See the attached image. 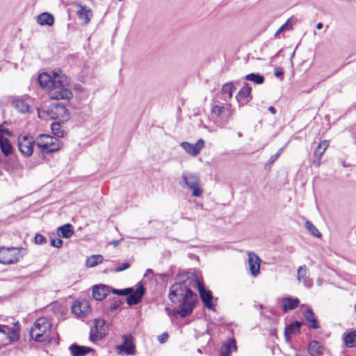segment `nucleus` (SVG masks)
<instances>
[{
  "label": "nucleus",
  "instance_id": "obj_1",
  "mask_svg": "<svg viewBox=\"0 0 356 356\" xmlns=\"http://www.w3.org/2000/svg\"><path fill=\"white\" fill-rule=\"evenodd\" d=\"M177 280L179 282L170 288L168 297L172 302L180 303L178 307L174 309V313L185 318L193 312L197 302V294L191 289L193 286L192 281H196V277L187 276L185 280L177 278Z\"/></svg>",
  "mask_w": 356,
  "mask_h": 356
},
{
  "label": "nucleus",
  "instance_id": "obj_2",
  "mask_svg": "<svg viewBox=\"0 0 356 356\" xmlns=\"http://www.w3.org/2000/svg\"><path fill=\"white\" fill-rule=\"evenodd\" d=\"M36 145L41 149L42 154L57 152L62 146L61 142L57 138L46 134H41L38 136Z\"/></svg>",
  "mask_w": 356,
  "mask_h": 356
},
{
  "label": "nucleus",
  "instance_id": "obj_3",
  "mask_svg": "<svg viewBox=\"0 0 356 356\" xmlns=\"http://www.w3.org/2000/svg\"><path fill=\"white\" fill-rule=\"evenodd\" d=\"M60 82L56 85L49 92V95L52 99H65L70 100L72 99L73 95L72 91L67 88L68 80L65 74H61Z\"/></svg>",
  "mask_w": 356,
  "mask_h": 356
},
{
  "label": "nucleus",
  "instance_id": "obj_4",
  "mask_svg": "<svg viewBox=\"0 0 356 356\" xmlns=\"http://www.w3.org/2000/svg\"><path fill=\"white\" fill-rule=\"evenodd\" d=\"M49 328L50 324L46 318H38L31 327L30 337L37 342H43L47 339L45 334Z\"/></svg>",
  "mask_w": 356,
  "mask_h": 356
},
{
  "label": "nucleus",
  "instance_id": "obj_5",
  "mask_svg": "<svg viewBox=\"0 0 356 356\" xmlns=\"http://www.w3.org/2000/svg\"><path fill=\"white\" fill-rule=\"evenodd\" d=\"M26 250L22 248H0V263L3 264H10L17 263L19 258L22 257V252H25Z\"/></svg>",
  "mask_w": 356,
  "mask_h": 356
},
{
  "label": "nucleus",
  "instance_id": "obj_6",
  "mask_svg": "<svg viewBox=\"0 0 356 356\" xmlns=\"http://www.w3.org/2000/svg\"><path fill=\"white\" fill-rule=\"evenodd\" d=\"M47 114L52 120H58L61 121L62 123L67 121L70 115L65 106L59 103L51 104L47 111Z\"/></svg>",
  "mask_w": 356,
  "mask_h": 356
},
{
  "label": "nucleus",
  "instance_id": "obj_7",
  "mask_svg": "<svg viewBox=\"0 0 356 356\" xmlns=\"http://www.w3.org/2000/svg\"><path fill=\"white\" fill-rule=\"evenodd\" d=\"M182 179L184 184L192 190L193 196L200 197L202 195L203 191L200 187V179L197 174L184 172Z\"/></svg>",
  "mask_w": 356,
  "mask_h": 356
},
{
  "label": "nucleus",
  "instance_id": "obj_8",
  "mask_svg": "<svg viewBox=\"0 0 356 356\" xmlns=\"http://www.w3.org/2000/svg\"><path fill=\"white\" fill-rule=\"evenodd\" d=\"M34 143L35 141L30 134H20L17 138L19 150L26 157L33 154Z\"/></svg>",
  "mask_w": 356,
  "mask_h": 356
},
{
  "label": "nucleus",
  "instance_id": "obj_9",
  "mask_svg": "<svg viewBox=\"0 0 356 356\" xmlns=\"http://www.w3.org/2000/svg\"><path fill=\"white\" fill-rule=\"evenodd\" d=\"M93 324L94 325L90 328V339L92 342H96L107 334L108 329L104 319H95Z\"/></svg>",
  "mask_w": 356,
  "mask_h": 356
},
{
  "label": "nucleus",
  "instance_id": "obj_10",
  "mask_svg": "<svg viewBox=\"0 0 356 356\" xmlns=\"http://www.w3.org/2000/svg\"><path fill=\"white\" fill-rule=\"evenodd\" d=\"M193 284V287L197 288L198 289L200 298L203 302L204 306L209 309L213 310V305L212 304V300L213 298L212 292L210 290H207L204 288V284L200 282L197 278L196 281H192Z\"/></svg>",
  "mask_w": 356,
  "mask_h": 356
},
{
  "label": "nucleus",
  "instance_id": "obj_11",
  "mask_svg": "<svg viewBox=\"0 0 356 356\" xmlns=\"http://www.w3.org/2000/svg\"><path fill=\"white\" fill-rule=\"evenodd\" d=\"M72 312L79 318H85L91 312L90 304L86 299L76 300L72 306Z\"/></svg>",
  "mask_w": 356,
  "mask_h": 356
},
{
  "label": "nucleus",
  "instance_id": "obj_12",
  "mask_svg": "<svg viewBox=\"0 0 356 356\" xmlns=\"http://www.w3.org/2000/svg\"><path fill=\"white\" fill-rule=\"evenodd\" d=\"M145 293V288L141 282H138L136 289H134V288H132V291L128 294L126 298L127 305L129 306L138 305L141 302Z\"/></svg>",
  "mask_w": 356,
  "mask_h": 356
},
{
  "label": "nucleus",
  "instance_id": "obj_13",
  "mask_svg": "<svg viewBox=\"0 0 356 356\" xmlns=\"http://www.w3.org/2000/svg\"><path fill=\"white\" fill-rule=\"evenodd\" d=\"M61 75L58 73L54 72V76H51L47 73H43L38 76V82L42 88H47L51 90L56 85V83L60 82Z\"/></svg>",
  "mask_w": 356,
  "mask_h": 356
},
{
  "label": "nucleus",
  "instance_id": "obj_14",
  "mask_svg": "<svg viewBox=\"0 0 356 356\" xmlns=\"http://www.w3.org/2000/svg\"><path fill=\"white\" fill-rule=\"evenodd\" d=\"M123 343L117 346L116 350L119 354L122 353L127 355H134L136 353V346L133 342L131 334H124L122 336Z\"/></svg>",
  "mask_w": 356,
  "mask_h": 356
},
{
  "label": "nucleus",
  "instance_id": "obj_15",
  "mask_svg": "<svg viewBox=\"0 0 356 356\" xmlns=\"http://www.w3.org/2000/svg\"><path fill=\"white\" fill-rule=\"evenodd\" d=\"M204 146V141L202 138L198 139L195 144H191L188 142H182L181 143V147L192 156H197L200 154Z\"/></svg>",
  "mask_w": 356,
  "mask_h": 356
},
{
  "label": "nucleus",
  "instance_id": "obj_16",
  "mask_svg": "<svg viewBox=\"0 0 356 356\" xmlns=\"http://www.w3.org/2000/svg\"><path fill=\"white\" fill-rule=\"evenodd\" d=\"M251 90L252 88L248 83H245L244 86L238 91L236 96V99L239 106L246 104L252 99Z\"/></svg>",
  "mask_w": 356,
  "mask_h": 356
},
{
  "label": "nucleus",
  "instance_id": "obj_17",
  "mask_svg": "<svg viewBox=\"0 0 356 356\" xmlns=\"http://www.w3.org/2000/svg\"><path fill=\"white\" fill-rule=\"evenodd\" d=\"M328 141L325 140L321 142L315 149L314 152V159H313L312 163L316 167L318 168L320 166L321 158L324 154L325 152L326 151L327 148L328 147Z\"/></svg>",
  "mask_w": 356,
  "mask_h": 356
},
{
  "label": "nucleus",
  "instance_id": "obj_18",
  "mask_svg": "<svg viewBox=\"0 0 356 356\" xmlns=\"http://www.w3.org/2000/svg\"><path fill=\"white\" fill-rule=\"evenodd\" d=\"M110 292L111 287L107 285L98 284L92 287V296L98 301L104 300Z\"/></svg>",
  "mask_w": 356,
  "mask_h": 356
},
{
  "label": "nucleus",
  "instance_id": "obj_19",
  "mask_svg": "<svg viewBox=\"0 0 356 356\" xmlns=\"http://www.w3.org/2000/svg\"><path fill=\"white\" fill-rule=\"evenodd\" d=\"M77 8L76 15L80 19H81L84 24H87L90 21L92 15L90 8H87L86 6H83L80 3L76 4Z\"/></svg>",
  "mask_w": 356,
  "mask_h": 356
},
{
  "label": "nucleus",
  "instance_id": "obj_20",
  "mask_svg": "<svg viewBox=\"0 0 356 356\" xmlns=\"http://www.w3.org/2000/svg\"><path fill=\"white\" fill-rule=\"evenodd\" d=\"M248 264L250 270L253 276H257L259 273L260 259L257 254L250 252L248 254Z\"/></svg>",
  "mask_w": 356,
  "mask_h": 356
},
{
  "label": "nucleus",
  "instance_id": "obj_21",
  "mask_svg": "<svg viewBox=\"0 0 356 356\" xmlns=\"http://www.w3.org/2000/svg\"><path fill=\"white\" fill-rule=\"evenodd\" d=\"M302 325V323L296 321L286 325L284 330V337L286 341L291 340V337L293 334L300 332V328Z\"/></svg>",
  "mask_w": 356,
  "mask_h": 356
},
{
  "label": "nucleus",
  "instance_id": "obj_22",
  "mask_svg": "<svg viewBox=\"0 0 356 356\" xmlns=\"http://www.w3.org/2000/svg\"><path fill=\"white\" fill-rule=\"evenodd\" d=\"M69 350L72 356H85L87 354L94 352L92 348L83 346L76 343H73L69 347Z\"/></svg>",
  "mask_w": 356,
  "mask_h": 356
},
{
  "label": "nucleus",
  "instance_id": "obj_23",
  "mask_svg": "<svg viewBox=\"0 0 356 356\" xmlns=\"http://www.w3.org/2000/svg\"><path fill=\"white\" fill-rule=\"evenodd\" d=\"M282 301V309L284 312H286L289 310H292L296 308L299 303L300 300L298 298H292V297H286L283 298L281 300Z\"/></svg>",
  "mask_w": 356,
  "mask_h": 356
},
{
  "label": "nucleus",
  "instance_id": "obj_24",
  "mask_svg": "<svg viewBox=\"0 0 356 356\" xmlns=\"http://www.w3.org/2000/svg\"><path fill=\"white\" fill-rule=\"evenodd\" d=\"M307 274L308 271L306 266H301L298 269L297 279L299 282H300L302 280L304 285L307 288H310L312 286V282L309 278Z\"/></svg>",
  "mask_w": 356,
  "mask_h": 356
},
{
  "label": "nucleus",
  "instance_id": "obj_25",
  "mask_svg": "<svg viewBox=\"0 0 356 356\" xmlns=\"http://www.w3.org/2000/svg\"><path fill=\"white\" fill-rule=\"evenodd\" d=\"M12 106L20 113H29L30 105L25 100L15 98L12 101Z\"/></svg>",
  "mask_w": 356,
  "mask_h": 356
},
{
  "label": "nucleus",
  "instance_id": "obj_26",
  "mask_svg": "<svg viewBox=\"0 0 356 356\" xmlns=\"http://www.w3.org/2000/svg\"><path fill=\"white\" fill-rule=\"evenodd\" d=\"M303 316L307 321L309 323V327L311 329H318L319 324L315 314L310 307L306 309L303 313Z\"/></svg>",
  "mask_w": 356,
  "mask_h": 356
},
{
  "label": "nucleus",
  "instance_id": "obj_27",
  "mask_svg": "<svg viewBox=\"0 0 356 356\" xmlns=\"http://www.w3.org/2000/svg\"><path fill=\"white\" fill-rule=\"evenodd\" d=\"M308 353L311 356H322L323 345L318 341H310L308 346Z\"/></svg>",
  "mask_w": 356,
  "mask_h": 356
},
{
  "label": "nucleus",
  "instance_id": "obj_28",
  "mask_svg": "<svg viewBox=\"0 0 356 356\" xmlns=\"http://www.w3.org/2000/svg\"><path fill=\"white\" fill-rule=\"evenodd\" d=\"M0 333L7 335L10 341H17L19 339L17 330L7 325H0Z\"/></svg>",
  "mask_w": 356,
  "mask_h": 356
},
{
  "label": "nucleus",
  "instance_id": "obj_29",
  "mask_svg": "<svg viewBox=\"0 0 356 356\" xmlns=\"http://www.w3.org/2000/svg\"><path fill=\"white\" fill-rule=\"evenodd\" d=\"M0 148L5 156L13 153V146L10 140L2 135H0Z\"/></svg>",
  "mask_w": 356,
  "mask_h": 356
},
{
  "label": "nucleus",
  "instance_id": "obj_30",
  "mask_svg": "<svg viewBox=\"0 0 356 356\" xmlns=\"http://www.w3.org/2000/svg\"><path fill=\"white\" fill-rule=\"evenodd\" d=\"M232 348H234L235 350L236 349V342L234 339L229 338L221 347L220 356H230Z\"/></svg>",
  "mask_w": 356,
  "mask_h": 356
},
{
  "label": "nucleus",
  "instance_id": "obj_31",
  "mask_svg": "<svg viewBox=\"0 0 356 356\" xmlns=\"http://www.w3.org/2000/svg\"><path fill=\"white\" fill-rule=\"evenodd\" d=\"M37 22L40 25L51 26L54 22V18L51 14L43 13L38 16Z\"/></svg>",
  "mask_w": 356,
  "mask_h": 356
},
{
  "label": "nucleus",
  "instance_id": "obj_32",
  "mask_svg": "<svg viewBox=\"0 0 356 356\" xmlns=\"http://www.w3.org/2000/svg\"><path fill=\"white\" fill-rule=\"evenodd\" d=\"M343 342L347 348L356 347V330L345 334L343 336Z\"/></svg>",
  "mask_w": 356,
  "mask_h": 356
},
{
  "label": "nucleus",
  "instance_id": "obj_33",
  "mask_svg": "<svg viewBox=\"0 0 356 356\" xmlns=\"http://www.w3.org/2000/svg\"><path fill=\"white\" fill-rule=\"evenodd\" d=\"M62 124V122L58 120L53 122L51 125L52 133L56 137L63 138L67 134L66 131L63 129Z\"/></svg>",
  "mask_w": 356,
  "mask_h": 356
},
{
  "label": "nucleus",
  "instance_id": "obj_34",
  "mask_svg": "<svg viewBox=\"0 0 356 356\" xmlns=\"http://www.w3.org/2000/svg\"><path fill=\"white\" fill-rule=\"evenodd\" d=\"M58 232L62 237L69 238L74 234L73 226L70 223L65 224L58 227Z\"/></svg>",
  "mask_w": 356,
  "mask_h": 356
},
{
  "label": "nucleus",
  "instance_id": "obj_35",
  "mask_svg": "<svg viewBox=\"0 0 356 356\" xmlns=\"http://www.w3.org/2000/svg\"><path fill=\"white\" fill-rule=\"evenodd\" d=\"M235 89L233 82L224 84L222 87V92L225 95L224 100L231 99Z\"/></svg>",
  "mask_w": 356,
  "mask_h": 356
},
{
  "label": "nucleus",
  "instance_id": "obj_36",
  "mask_svg": "<svg viewBox=\"0 0 356 356\" xmlns=\"http://www.w3.org/2000/svg\"><path fill=\"white\" fill-rule=\"evenodd\" d=\"M103 261V256L101 254H93L88 257L86 261V266L92 268L101 264Z\"/></svg>",
  "mask_w": 356,
  "mask_h": 356
},
{
  "label": "nucleus",
  "instance_id": "obj_37",
  "mask_svg": "<svg viewBox=\"0 0 356 356\" xmlns=\"http://www.w3.org/2000/svg\"><path fill=\"white\" fill-rule=\"evenodd\" d=\"M247 81H252L256 84H262L264 82V76L258 73H250L247 74L245 77Z\"/></svg>",
  "mask_w": 356,
  "mask_h": 356
},
{
  "label": "nucleus",
  "instance_id": "obj_38",
  "mask_svg": "<svg viewBox=\"0 0 356 356\" xmlns=\"http://www.w3.org/2000/svg\"><path fill=\"white\" fill-rule=\"evenodd\" d=\"M305 227L308 229V231L309 232V233L317 237V238H321V232L318 231V229L313 225V223L312 222H310L309 220H307L306 222H305Z\"/></svg>",
  "mask_w": 356,
  "mask_h": 356
},
{
  "label": "nucleus",
  "instance_id": "obj_39",
  "mask_svg": "<svg viewBox=\"0 0 356 356\" xmlns=\"http://www.w3.org/2000/svg\"><path fill=\"white\" fill-rule=\"evenodd\" d=\"M132 291V287L125 288L123 289H116L111 288V292L118 296H128Z\"/></svg>",
  "mask_w": 356,
  "mask_h": 356
},
{
  "label": "nucleus",
  "instance_id": "obj_40",
  "mask_svg": "<svg viewBox=\"0 0 356 356\" xmlns=\"http://www.w3.org/2000/svg\"><path fill=\"white\" fill-rule=\"evenodd\" d=\"M123 301L122 300L118 299L115 300L110 305L108 309L110 312H113L115 311L122 304Z\"/></svg>",
  "mask_w": 356,
  "mask_h": 356
},
{
  "label": "nucleus",
  "instance_id": "obj_41",
  "mask_svg": "<svg viewBox=\"0 0 356 356\" xmlns=\"http://www.w3.org/2000/svg\"><path fill=\"white\" fill-rule=\"evenodd\" d=\"M289 19H288V20H287V21H286L284 24H282V25L279 28V29H278V30L275 32V38H279V37H280V34L282 31H285V30L288 29H289Z\"/></svg>",
  "mask_w": 356,
  "mask_h": 356
},
{
  "label": "nucleus",
  "instance_id": "obj_42",
  "mask_svg": "<svg viewBox=\"0 0 356 356\" xmlns=\"http://www.w3.org/2000/svg\"><path fill=\"white\" fill-rule=\"evenodd\" d=\"M35 243L40 245L44 244L46 243V238L42 234H37L35 236Z\"/></svg>",
  "mask_w": 356,
  "mask_h": 356
},
{
  "label": "nucleus",
  "instance_id": "obj_43",
  "mask_svg": "<svg viewBox=\"0 0 356 356\" xmlns=\"http://www.w3.org/2000/svg\"><path fill=\"white\" fill-rule=\"evenodd\" d=\"M63 241L60 238H56L51 240V245L55 248H59L63 245Z\"/></svg>",
  "mask_w": 356,
  "mask_h": 356
},
{
  "label": "nucleus",
  "instance_id": "obj_44",
  "mask_svg": "<svg viewBox=\"0 0 356 356\" xmlns=\"http://www.w3.org/2000/svg\"><path fill=\"white\" fill-rule=\"evenodd\" d=\"M130 267V264L128 262H124L120 266H118L115 269V272H121L123 271Z\"/></svg>",
  "mask_w": 356,
  "mask_h": 356
},
{
  "label": "nucleus",
  "instance_id": "obj_45",
  "mask_svg": "<svg viewBox=\"0 0 356 356\" xmlns=\"http://www.w3.org/2000/svg\"><path fill=\"white\" fill-rule=\"evenodd\" d=\"M168 338V332H163L162 334L158 336V341L160 343H165Z\"/></svg>",
  "mask_w": 356,
  "mask_h": 356
},
{
  "label": "nucleus",
  "instance_id": "obj_46",
  "mask_svg": "<svg viewBox=\"0 0 356 356\" xmlns=\"http://www.w3.org/2000/svg\"><path fill=\"white\" fill-rule=\"evenodd\" d=\"M223 109L224 107L222 106H216L213 108V112L217 115H220L222 113Z\"/></svg>",
  "mask_w": 356,
  "mask_h": 356
},
{
  "label": "nucleus",
  "instance_id": "obj_47",
  "mask_svg": "<svg viewBox=\"0 0 356 356\" xmlns=\"http://www.w3.org/2000/svg\"><path fill=\"white\" fill-rule=\"evenodd\" d=\"M277 159V155H272L266 165H272Z\"/></svg>",
  "mask_w": 356,
  "mask_h": 356
},
{
  "label": "nucleus",
  "instance_id": "obj_48",
  "mask_svg": "<svg viewBox=\"0 0 356 356\" xmlns=\"http://www.w3.org/2000/svg\"><path fill=\"white\" fill-rule=\"evenodd\" d=\"M283 71L282 70H277L275 72V76L276 77H280L283 76Z\"/></svg>",
  "mask_w": 356,
  "mask_h": 356
},
{
  "label": "nucleus",
  "instance_id": "obj_49",
  "mask_svg": "<svg viewBox=\"0 0 356 356\" xmlns=\"http://www.w3.org/2000/svg\"><path fill=\"white\" fill-rule=\"evenodd\" d=\"M1 132L6 134L8 136H12V132L9 131L8 129H1Z\"/></svg>",
  "mask_w": 356,
  "mask_h": 356
},
{
  "label": "nucleus",
  "instance_id": "obj_50",
  "mask_svg": "<svg viewBox=\"0 0 356 356\" xmlns=\"http://www.w3.org/2000/svg\"><path fill=\"white\" fill-rule=\"evenodd\" d=\"M121 242V240H113L111 242V244L114 246V247H117Z\"/></svg>",
  "mask_w": 356,
  "mask_h": 356
},
{
  "label": "nucleus",
  "instance_id": "obj_51",
  "mask_svg": "<svg viewBox=\"0 0 356 356\" xmlns=\"http://www.w3.org/2000/svg\"><path fill=\"white\" fill-rule=\"evenodd\" d=\"M268 111L273 115L276 113V109L273 106L268 107Z\"/></svg>",
  "mask_w": 356,
  "mask_h": 356
},
{
  "label": "nucleus",
  "instance_id": "obj_52",
  "mask_svg": "<svg viewBox=\"0 0 356 356\" xmlns=\"http://www.w3.org/2000/svg\"><path fill=\"white\" fill-rule=\"evenodd\" d=\"M323 28V24L321 22H319L316 25V29L320 30Z\"/></svg>",
  "mask_w": 356,
  "mask_h": 356
},
{
  "label": "nucleus",
  "instance_id": "obj_53",
  "mask_svg": "<svg viewBox=\"0 0 356 356\" xmlns=\"http://www.w3.org/2000/svg\"><path fill=\"white\" fill-rule=\"evenodd\" d=\"M282 149H283L282 148H280V149L278 150V152H277L276 154H275V155H277V158H278V157L280 156V155L281 154V153H282Z\"/></svg>",
  "mask_w": 356,
  "mask_h": 356
},
{
  "label": "nucleus",
  "instance_id": "obj_54",
  "mask_svg": "<svg viewBox=\"0 0 356 356\" xmlns=\"http://www.w3.org/2000/svg\"><path fill=\"white\" fill-rule=\"evenodd\" d=\"M147 273H153V270L150 268L147 269V271H146V273H145V275L147 274Z\"/></svg>",
  "mask_w": 356,
  "mask_h": 356
},
{
  "label": "nucleus",
  "instance_id": "obj_55",
  "mask_svg": "<svg viewBox=\"0 0 356 356\" xmlns=\"http://www.w3.org/2000/svg\"><path fill=\"white\" fill-rule=\"evenodd\" d=\"M238 137H241V136H242V134H241V133H240V132H239V133H238Z\"/></svg>",
  "mask_w": 356,
  "mask_h": 356
},
{
  "label": "nucleus",
  "instance_id": "obj_56",
  "mask_svg": "<svg viewBox=\"0 0 356 356\" xmlns=\"http://www.w3.org/2000/svg\"><path fill=\"white\" fill-rule=\"evenodd\" d=\"M165 310H166V311H168V312H169V309H168V307H165Z\"/></svg>",
  "mask_w": 356,
  "mask_h": 356
},
{
  "label": "nucleus",
  "instance_id": "obj_57",
  "mask_svg": "<svg viewBox=\"0 0 356 356\" xmlns=\"http://www.w3.org/2000/svg\"><path fill=\"white\" fill-rule=\"evenodd\" d=\"M296 356H300V354H298V353H296Z\"/></svg>",
  "mask_w": 356,
  "mask_h": 356
},
{
  "label": "nucleus",
  "instance_id": "obj_58",
  "mask_svg": "<svg viewBox=\"0 0 356 356\" xmlns=\"http://www.w3.org/2000/svg\"><path fill=\"white\" fill-rule=\"evenodd\" d=\"M355 312H356V304L355 305Z\"/></svg>",
  "mask_w": 356,
  "mask_h": 356
}]
</instances>
